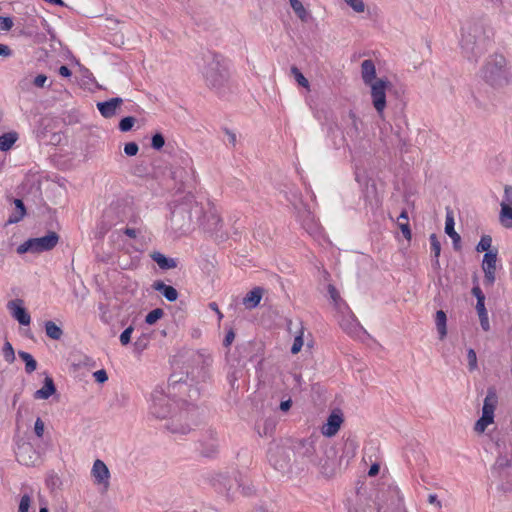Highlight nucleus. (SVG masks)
<instances>
[{
	"instance_id": "obj_12",
	"label": "nucleus",
	"mask_w": 512,
	"mask_h": 512,
	"mask_svg": "<svg viewBox=\"0 0 512 512\" xmlns=\"http://www.w3.org/2000/svg\"><path fill=\"white\" fill-rule=\"evenodd\" d=\"M91 475L94 478L95 484L103 486L105 490L109 488L110 471L102 460L96 459L94 461Z\"/></svg>"
},
{
	"instance_id": "obj_64",
	"label": "nucleus",
	"mask_w": 512,
	"mask_h": 512,
	"mask_svg": "<svg viewBox=\"0 0 512 512\" xmlns=\"http://www.w3.org/2000/svg\"><path fill=\"white\" fill-rule=\"evenodd\" d=\"M291 406H292V400L291 399L282 401L280 403V410L283 411V412H286V411H288L290 409Z\"/></svg>"
},
{
	"instance_id": "obj_33",
	"label": "nucleus",
	"mask_w": 512,
	"mask_h": 512,
	"mask_svg": "<svg viewBox=\"0 0 512 512\" xmlns=\"http://www.w3.org/2000/svg\"><path fill=\"white\" fill-rule=\"evenodd\" d=\"M341 327L352 336L358 335V333L363 329L355 318L352 320L342 321Z\"/></svg>"
},
{
	"instance_id": "obj_7",
	"label": "nucleus",
	"mask_w": 512,
	"mask_h": 512,
	"mask_svg": "<svg viewBox=\"0 0 512 512\" xmlns=\"http://www.w3.org/2000/svg\"><path fill=\"white\" fill-rule=\"evenodd\" d=\"M59 241V236L56 232L50 231L47 235L39 238H31L17 247L18 254L27 252L40 253L53 249Z\"/></svg>"
},
{
	"instance_id": "obj_45",
	"label": "nucleus",
	"mask_w": 512,
	"mask_h": 512,
	"mask_svg": "<svg viewBox=\"0 0 512 512\" xmlns=\"http://www.w3.org/2000/svg\"><path fill=\"white\" fill-rule=\"evenodd\" d=\"M495 250H498V248L492 246V237L490 235H482V251L487 253Z\"/></svg>"
},
{
	"instance_id": "obj_48",
	"label": "nucleus",
	"mask_w": 512,
	"mask_h": 512,
	"mask_svg": "<svg viewBox=\"0 0 512 512\" xmlns=\"http://www.w3.org/2000/svg\"><path fill=\"white\" fill-rule=\"evenodd\" d=\"M303 347V332L294 338L293 345L291 347V353L297 354Z\"/></svg>"
},
{
	"instance_id": "obj_20",
	"label": "nucleus",
	"mask_w": 512,
	"mask_h": 512,
	"mask_svg": "<svg viewBox=\"0 0 512 512\" xmlns=\"http://www.w3.org/2000/svg\"><path fill=\"white\" fill-rule=\"evenodd\" d=\"M152 287L154 290L160 292L170 302L176 301L178 298L177 290L170 285H166L163 281H155Z\"/></svg>"
},
{
	"instance_id": "obj_4",
	"label": "nucleus",
	"mask_w": 512,
	"mask_h": 512,
	"mask_svg": "<svg viewBox=\"0 0 512 512\" xmlns=\"http://www.w3.org/2000/svg\"><path fill=\"white\" fill-rule=\"evenodd\" d=\"M149 414L156 419H166L172 412L175 402L171 392L167 390V386L157 385L151 392L149 397Z\"/></svg>"
},
{
	"instance_id": "obj_30",
	"label": "nucleus",
	"mask_w": 512,
	"mask_h": 512,
	"mask_svg": "<svg viewBox=\"0 0 512 512\" xmlns=\"http://www.w3.org/2000/svg\"><path fill=\"white\" fill-rule=\"evenodd\" d=\"M18 139L16 132L4 133L0 136V150L8 151Z\"/></svg>"
},
{
	"instance_id": "obj_27",
	"label": "nucleus",
	"mask_w": 512,
	"mask_h": 512,
	"mask_svg": "<svg viewBox=\"0 0 512 512\" xmlns=\"http://www.w3.org/2000/svg\"><path fill=\"white\" fill-rule=\"evenodd\" d=\"M435 324L439 338L443 340L447 335V316L443 310H438L436 312Z\"/></svg>"
},
{
	"instance_id": "obj_46",
	"label": "nucleus",
	"mask_w": 512,
	"mask_h": 512,
	"mask_svg": "<svg viewBox=\"0 0 512 512\" xmlns=\"http://www.w3.org/2000/svg\"><path fill=\"white\" fill-rule=\"evenodd\" d=\"M490 329L487 309L485 308V295L482 293V330L488 331Z\"/></svg>"
},
{
	"instance_id": "obj_13",
	"label": "nucleus",
	"mask_w": 512,
	"mask_h": 512,
	"mask_svg": "<svg viewBox=\"0 0 512 512\" xmlns=\"http://www.w3.org/2000/svg\"><path fill=\"white\" fill-rule=\"evenodd\" d=\"M187 416H188V412H180L178 415L171 418V420L167 424L166 428L172 434H179V435L187 434L192 429L191 423H182V420H186Z\"/></svg>"
},
{
	"instance_id": "obj_57",
	"label": "nucleus",
	"mask_w": 512,
	"mask_h": 512,
	"mask_svg": "<svg viewBox=\"0 0 512 512\" xmlns=\"http://www.w3.org/2000/svg\"><path fill=\"white\" fill-rule=\"evenodd\" d=\"M234 339H235V333L232 329H230L225 335L223 345L225 347H229L232 344V342L234 341Z\"/></svg>"
},
{
	"instance_id": "obj_58",
	"label": "nucleus",
	"mask_w": 512,
	"mask_h": 512,
	"mask_svg": "<svg viewBox=\"0 0 512 512\" xmlns=\"http://www.w3.org/2000/svg\"><path fill=\"white\" fill-rule=\"evenodd\" d=\"M224 132H225V134H226V136L228 138L229 143L234 147L236 145V143H237L236 134L232 130H230L228 128H225Z\"/></svg>"
},
{
	"instance_id": "obj_35",
	"label": "nucleus",
	"mask_w": 512,
	"mask_h": 512,
	"mask_svg": "<svg viewBox=\"0 0 512 512\" xmlns=\"http://www.w3.org/2000/svg\"><path fill=\"white\" fill-rule=\"evenodd\" d=\"M289 3L296 13V15L302 20L305 21L307 18V11L304 8L302 2L300 0H289Z\"/></svg>"
},
{
	"instance_id": "obj_29",
	"label": "nucleus",
	"mask_w": 512,
	"mask_h": 512,
	"mask_svg": "<svg viewBox=\"0 0 512 512\" xmlns=\"http://www.w3.org/2000/svg\"><path fill=\"white\" fill-rule=\"evenodd\" d=\"M45 333L53 340H60L63 336V330L53 321L45 322Z\"/></svg>"
},
{
	"instance_id": "obj_22",
	"label": "nucleus",
	"mask_w": 512,
	"mask_h": 512,
	"mask_svg": "<svg viewBox=\"0 0 512 512\" xmlns=\"http://www.w3.org/2000/svg\"><path fill=\"white\" fill-rule=\"evenodd\" d=\"M498 221L503 228L512 230V205L500 204Z\"/></svg>"
},
{
	"instance_id": "obj_15",
	"label": "nucleus",
	"mask_w": 512,
	"mask_h": 512,
	"mask_svg": "<svg viewBox=\"0 0 512 512\" xmlns=\"http://www.w3.org/2000/svg\"><path fill=\"white\" fill-rule=\"evenodd\" d=\"M123 104V99L120 97L111 98L104 102L97 103V109L104 118H112L117 115L118 110Z\"/></svg>"
},
{
	"instance_id": "obj_23",
	"label": "nucleus",
	"mask_w": 512,
	"mask_h": 512,
	"mask_svg": "<svg viewBox=\"0 0 512 512\" xmlns=\"http://www.w3.org/2000/svg\"><path fill=\"white\" fill-rule=\"evenodd\" d=\"M454 218L452 212L448 211L445 220V233L453 240L454 248L458 249L460 243V235L455 231Z\"/></svg>"
},
{
	"instance_id": "obj_11",
	"label": "nucleus",
	"mask_w": 512,
	"mask_h": 512,
	"mask_svg": "<svg viewBox=\"0 0 512 512\" xmlns=\"http://www.w3.org/2000/svg\"><path fill=\"white\" fill-rule=\"evenodd\" d=\"M498 250L484 253L482 257V271L484 272V285L492 286L496 280Z\"/></svg>"
},
{
	"instance_id": "obj_16",
	"label": "nucleus",
	"mask_w": 512,
	"mask_h": 512,
	"mask_svg": "<svg viewBox=\"0 0 512 512\" xmlns=\"http://www.w3.org/2000/svg\"><path fill=\"white\" fill-rule=\"evenodd\" d=\"M8 309L10 310L12 316L21 324V325H29L31 321V317L26 311V309L22 306L21 300H12L8 302Z\"/></svg>"
},
{
	"instance_id": "obj_3",
	"label": "nucleus",
	"mask_w": 512,
	"mask_h": 512,
	"mask_svg": "<svg viewBox=\"0 0 512 512\" xmlns=\"http://www.w3.org/2000/svg\"><path fill=\"white\" fill-rule=\"evenodd\" d=\"M485 81L492 87H504L512 82V71L502 54H493L484 66Z\"/></svg>"
},
{
	"instance_id": "obj_42",
	"label": "nucleus",
	"mask_w": 512,
	"mask_h": 512,
	"mask_svg": "<svg viewBox=\"0 0 512 512\" xmlns=\"http://www.w3.org/2000/svg\"><path fill=\"white\" fill-rule=\"evenodd\" d=\"M356 13H363L365 11V3L363 0H344Z\"/></svg>"
},
{
	"instance_id": "obj_60",
	"label": "nucleus",
	"mask_w": 512,
	"mask_h": 512,
	"mask_svg": "<svg viewBox=\"0 0 512 512\" xmlns=\"http://www.w3.org/2000/svg\"><path fill=\"white\" fill-rule=\"evenodd\" d=\"M328 293H329L330 297L332 298V300L335 303H337V301L340 299V295H339V292L337 291V289L335 288V286L330 284L328 286Z\"/></svg>"
},
{
	"instance_id": "obj_59",
	"label": "nucleus",
	"mask_w": 512,
	"mask_h": 512,
	"mask_svg": "<svg viewBox=\"0 0 512 512\" xmlns=\"http://www.w3.org/2000/svg\"><path fill=\"white\" fill-rule=\"evenodd\" d=\"M47 81V77L44 74H39L34 78V85L37 87H44L45 83Z\"/></svg>"
},
{
	"instance_id": "obj_24",
	"label": "nucleus",
	"mask_w": 512,
	"mask_h": 512,
	"mask_svg": "<svg viewBox=\"0 0 512 512\" xmlns=\"http://www.w3.org/2000/svg\"><path fill=\"white\" fill-rule=\"evenodd\" d=\"M186 212L187 210L184 206H178L171 213L172 223L178 225L180 229L184 228L186 225H189L192 221L191 215H189L186 220L184 219L183 215Z\"/></svg>"
},
{
	"instance_id": "obj_1",
	"label": "nucleus",
	"mask_w": 512,
	"mask_h": 512,
	"mask_svg": "<svg viewBox=\"0 0 512 512\" xmlns=\"http://www.w3.org/2000/svg\"><path fill=\"white\" fill-rule=\"evenodd\" d=\"M300 455L306 458L309 463L319 468L324 475H330L333 472L335 451L323 444H316L312 440L301 442Z\"/></svg>"
},
{
	"instance_id": "obj_39",
	"label": "nucleus",
	"mask_w": 512,
	"mask_h": 512,
	"mask_svg": "<svg viewBox=\"0 0 512 512\" xmlns=\"http://www.w3.org/2000/svg\"><path fill=\"white\" fill-rule=\"evenodd\" d=\"M473 282H474V285H473V288H472V294L474 295V297L477 300L476 305H475V310H476L478 316L480 317V286L477 283V275H476V273L474 274Z\"/></svg>"
},
{
	"instance_id": "obj_44",
	"label": "nucleus",
	"mask_w": 512,
	"mask_h": 512,
	"mask_svg": "<svg viewBox=\"0 0 512 512\" xmlns=\"http://www.w3.org/2000/svg\"><path fill=\"white\" fill-rule=\"evenodd\" d=\"M431 250L434 253V257L438 258L441 252V244L435 234L430 235Z\"/></svg>"
},
{
	"instance_id": "obj_38",
	"label": "nucleus",
	"mask_w": 512,
	"mask_h": 512,
	"mask_svg": "<svg viewBox=\"0 0 512 512\" xmlns=\"http://www.w3.org/2000/svg\"><path fill=\"white\" fill-rule=\"evenodd\" d=\"M136 122V119L132 116L124 117L119 122V129L122 132H128L132 129Z\"/></svg>"
},
{
	"instance_id": "obj_14",
	"label": "nucleus",
	"mask_w": 512,
	"mask_h": 512,
	"mask_svg": "<svg viewBox=\"0 0 512 512\" xmlns=\"http://www.w3.org/2000/svg\"><path fill=\"white\" fill-rule=\"evenodd\" d=\"M16 458L20 464L32 466L37 461L38 455L31 444L24 443L18 447Z\"/></svg>"
},
{
	"instance_id": "obj_61",
	"label": "nucleus",
	"mask_w": 512,
	"mask_h": 512,
	"mask_svg": "<svg viewBox=\"0 0 512 512\" xmlns=\"http://www.w3.org/2000/svg\"><path fill=\"white\" fill-rule=\"evenodd\" d=\"M495 464L498 468H505L510 465V460L505 456H500L497 458Z\"/></svg>"
},
{
	"instance_id": "obj_19",
	"label": "nucleus",
	"mask_w": 512,
	"mask_h": 512,
	"mask_svg": "<svg viewBox=\"0 0 512 512\" xmlns=\"http://www.w3.org/2000/svg\"><path fill=\"white\" fill-rule=\"evenodd\" d=\"M342 421L343 419L340 415L332 413L328 417L327 423L322 427V434L327 437L336 435L340 429Z\"/></svg>"
},
{
	"instance_id": "obj_8",
	"label": "nucleus",
	"mask_w": 512,
	"mask_h": 512,
	"mask_svg": "<svg viewBox=\"0 0 512 512\" xmlns=\"http://www.w3.org/2000/svg\"><path fill=\"white\" fill-rule=\"evenodd\" d=\"M370 87V95L372 105L375 108L380 118L384 117V111L386 109V90L391 86L390 81L384 78H379L374 81L373 84L368 85Z\"/></svg>"
},
{
	"instance_id": "obj_10",
	"label": "nucleus",
	"mask_w": 512,
	"mask_h": 512,
	"mask_svg": "<svg viewBox=\"0 0 512 512\" xmlns=\"http://www.w3.org/2000/svg\"><path fill=\"white\" fill-rule=\"evenodd\" d=\"M499 398L494 386L487 389V394L482 405V433L494 422V412L498 406Z\"/></svg>"
},
{
	"instance_id": "obj_47",
	"label": "nucleus",
	"mask_w": 512,
	"mask_h": 512,
	"mask_svg": "<svg viewBox=\"0 0 512 512\" xmlns=\"http://www.w3.org/2000/svg\"><path fill=\"white\" fill-rule=\"evenodd\" d=\"M31 505V497L27 494L20 499L18 512H28Z\"/></svg>"
},
{
	"instance_id": "obj_5",
	"label": "nucleus",
	"mask_w": 512,
	"mask_h": 512,
	"mask_svg": "<svg viewBox=\"0 0 512 512\" xmlns=\"http://www.w3.org/2000/svg\"><path fill=\"white\" fill-rule=\"evenodd\" d=\"M479 27L477 23L466 22L461 27V40L460 46L462 54L470 62L477 63L479 55V47L477 38Z\"/></svg>"
},
{
	"instance_id": "obj_9",
	"label": "nucleus",
	"mask_w": 512,
	"mask_h": 512,
	"mask_svg": "<svg viewBox=\"0 0 512 512\" xmlns=\"http://www.w3.org/2000/svg\"><path fill=\"white\" fill-rule=\"evenodd\" d=\"M292 454L289 447L273 444L268 450V461L275 470L286 472L290 467Z\"/></svg>"
},
{
	"instance_id": "obj_52",
	"label": "nucleus",
	"mask_w": 512,
	"mask_h": 512,
	"mask_svg": "<svg viewBox=\"0 0 512 512\" xmlns=\"http://www.w3.org/2000/svg\"><path fill=\"white\" fill-rule=\"evenodd\" d=\"M13 27V20L11 17L0 16V32L9 31Z\"/></svg>"
},
{
	"instance_id": "obj_28",
	"label": "nucleus",
	"mask_w": 512,
	"mask_h": 512,
	"mask_svg": "<svg viewBox=\"0 0 512 512\" xmlns=\"http://www.w3.org/2000/svg\"><path fill=\"white\" fill-rule=\"evenodd\" d=\"M206 218L207 226L210 231L217 232L222 228L223 221L215 209L210 210Z\"/></svg>"
},
{
	"instance_id": "obj_21",
	"label": "nucleus",
	"mask_w": 512,
	"mask_h": 512,
	"mask_svg": "<svg viewBox=\"0 0 512 512\" xmlns=\"http://www.w3.org/2000/svg\"><path fill=\"white\" fill-rule=\"evenodd\" d=\"M55 392H56V387H55L54 381L51 377L47 376L44 379L43 387L41 389L35 391L33 396L35 399L46 400L50 396H52Z\"/></svg>"
},
{
	"instance_id": "obj_55",
	"label": "nucleus",
	"mask_w": 512,
	"mask_h": 512,
	"mask_svg": "<svg viewBox=\"0 0 512 512\" xmlns=\"http://www.w3.org/2000/svg\"><path fill=\"white\" fill-rule=\"evenodd\" d=\"M93 376L98 383H104L108 380V375L104 369L97 370L93 373Z\"/></svg>"
},
{
	"instance_id": "obj_32",
	"label": "nucleus",
	"mask_w": 512,
	"mask_h": 512,
	"mask_svg": "<svg viewBox=\"0 0 512 512\" xmlns=\"http://www.w3.org/2000/svg\"><path fill=\"white\" fill-rule=\"evenodd\" d=\"M18 355L25 362L26 373L31 374L37 369V362L30 353L19 351Z\"/></svg>"
},
{
	"instance_id": "obj_51",
	"label": "nucleus",
	"mask_w": 512,
	"mask_h": 512,
	"mask_svg": "<svg viewBox=\"0 0 512 512\" xmlns=\"http://www.w3.org/2000/svg\"><path fill=\"white\" fill-rule=\"evenodd\" d=\"M500 204L512 205V186L505 185L504 195Z\"/></svg>"
},
{
	"instance_id": "obj_26",
	"label": "nucleus",
	"mask_w": 512,
	"mask_h": 512,
	"mask_svg": "<svg viewBox=\"0 0 512 512\" xmlns=\"http://www.w3.org/2000/svg\"><path fill=\"white\" fill-rule=\"evenodd\" d=\"M15 204V210L14 212L9 216L6 225L15 224L21 221L24 216L26 215V208L21 199H14Z\"/></svg>"
},
{
	"instance_id": "obj_25",
	"label": "nucleus",
	"mask_w": 512,
	"mask_h": 512,
	"mask_svg": "<svg viewBox=\"0 0 512 512\" xmlns=\"http://www.w3.org/2000/svg\"><path fill=\"white\" fill-rule=\"evenodd\" d=\"M153 261L163 270L174 269L177 267V261L173 258H168L160 252H153L151 254Z\"/></svg>"
},
{
	"instance_id": "obj_49",
	"label": "nucleus",
	"mask_w": 512,
	"mask_h": 512,
	"mask_svg": "<svg viewBox=\"0 0 512 512\" xmlns=\"http://www.w3.org/2000/svg\"><path fill=\"white\" fill-rule=\"evenodd\" d=\"M139 151V146L136 142L126 143L124 146V153L127 156H135Z\"/></svg>"
},
{
	"instance_id": "obj_36",
	"label": "nucleus",
	"mask_w": 512,
	"mask_h": 512,
	"mask_svg": "<svg viewBox=\"0 0 512 512\" xmlns=\"http://www.w3.org/2000/svg\"><path fill=\"white\" fill-rule=\"evenodd\" d=\"M2 354L6 362L12 364L15 361V351L12 344L9 341H5Z\"/></svg>"
},
{
	"instance_id": "obj_18",
	"label": "nucleus",
	"mask_w": 512,
	"mask_h": 512,
	"mask_svg": "<svg viewBox=\"0 0 512 512\" xmlns=\"http://www.w3.org/2000/svg\"><path fill=\"white\" fill-rule=\"evenodd\" d=\"M264 289L261 287H255L249 291L243 298L242 303L246 309H254L260 303L263 297Z\"/></svg>"
},
{
	"instance_id": "obj_40",
	"label": "nucleus",
	"mask_w": 512,
	"mask_h": 512,
	"mask_svg": "<svg viewBox=\"0 0 512 512\" xmlns=\"http://www.w3.org/2000/svg\"><path fill=\"white\" fill-rule=\"evenodd\" d=\"M291 72L294 75L295 80L297 81V83L300 86L305 87V88H307L309 86L308 80L305 78V76L300 72V70L297 67L293 66L291 68Z\"/></svg>"
},
{
	"instance_id": "obj_62",
	"label": "nucleus",
	"mask_w": 512,
	"mask_h": 512,
	"mask_svg": "<svg viewBox=\"0 0 512 512\" xmlns=\"http://www.w3.org/2000/svg\"><path fill=\"white\" fill-rule=\"evenodd\" d=\"M11 55H12L11 49L5 44H0V56L10 57Z\"/></svg>"
},
{
	"instance_id": "obj_56",
	"label": "nucleus",
	"mask_w": 512,
	"mask_h": 512,
	"mask_svg": "<svg viewBox=\"0 0 512 512\" xmlns=\"http://www.w3.org/2000/svg\"><path fill=\"white\" fill-rule=\"evenodd\" d=\"M123 233L128 236L129 238H136L140 233H141V230L139 228H130V227H127L124 229Z\"/></svg>"
},
{
	"instance_id": "obj_2",
	"label": "nucleus",
	"mask_w": 512,
	"mask_h": 512,
	"mask_svg": "<svg viewBox=\"0 0 512 512\" xmlns=\"http://www.w3.org/2000/svg\"><path fill=\"white\" fill-rule=\"evenodd\" d=\"M202 75L206 85L218 93L224 90L229 81V72L224 59L214 53L205 55Z\"/></svg>"
},
{
	"instance_id": "obj_43",
	"label": "nucleus",
	"mask_w": 512,
	"mask_h": 512,
	"mask_svg": "<svg viewBox=\"0 0 512 512\" xmlns=\"http://www.w3.org/2000/svg\"><path fill=\"white\" fill-rule=\"evenodd\" d=\"M468 367L470 371L477 369V354L474 349L470 348L467 351Z\"/></svg>"
},
{
	"instance_id": "obj_6",
	"label": "nucleus",
	"mask_w": 512,
	"mask_h": 512,
	"mask_svg": "<svg viewBox=\"0 0 512 512\" xmlns=\"http://www.w3.org/2000/svg\"><path fill=\"white\" fill-rule=\"evenodd\" d=\"M167 390L173 395L174 401L192 402L198 399L200 389L182 378H176L172 375L169 383L166 385Z\"/></svg>"
},
{
	"instance_id": "obj_53",
	"label": "nucleus",
	"mask_w": 512,
	"mask_h": 512,
	"mask_svg": "<svg viewBox=\"0 0 512 512\" xmlns=\"http://www.w3.org/2000/svg\"><path fill=\"white\" fill-rule=\"evenodd\" d=\"M349 117L352 121V127L350 128L348 134L357 136L359 134V127H358L359 119L356 117V115L354 113H350Z\"/></svg>"
},
{
	"instance_id": "obj_50",
	"label": "nucleus",
	"mask_w": 512,
	"mask_h": 512,
	"mask_svg": "<svg viewBox=\"0 0 512 512\" xmlns=\"http://www.w3.org/2000/svg\"><path fill=\"white\" fill-rule=\"evenodd\" d=\"M134 328L132 326L127 327L120 335V342L122 345H128L131 341V334Z\"/></svg>"
},
{
	"instance_id": "obj_34",
	"label": "nucleus",
	"mask_w": 512,
	"mask_h": 512,
	"mask_svg": "<svg viewBox=\"0 0 512 512\" xmlns=\"http://www.w3.org/2000/svg\"><path fill=\"white\" fill-rule=\"evenodd\" d=\"M276 428V422L274 419H266L263 423L262 429L258 428V434L261 437H270L273 435Z\"/></svg>"
},
{
	"instance_id": "obj_54",
	"label": "nucleus",
	"mask_w": 512,
	"mask_h": 512,
	"mask_svg": "<svg viewBox=\"0 0 512 512\" xmlns=\"http://www.w3.org/2000/svg\"><path fill=\"white\" fill-rule=\"evenodd\" d=\"M45 425L41 418H37L34 424V431L37 437L41 438L44 434Z\"/></svg>"
},
{
	"instance_id": "obj_31",
	"label": "nucleus",
	"mask_w": 512,
	"mask_h": 512,
	"mask_svg": "<svg viewBox=\"0 0 512 512\" xmlns=\"http://www.w3.org/2000/svg\"><path fill=\"white\" fill-rule=\"evenodd\" d=\"M398 227L400 228L403 236L407 239H411V230L408 223V213L406 210H403L398 217Z\"/></svg>"
},
{
	"instance_id": "obj_63",
	"label": "nucleus",
	"mask_w": 512,
	"mask_h": 512,
	"mask_svg": "<svg viewBox=\"0 0 512 512\" xmlns=\"http://www.w3.org/2000/svg\"><path fill=\"white\" fill-rule=\"evenodd\" d=\"M379 470H380L379 464H377V463L372 464L371 467L369 468L368 475L370 477L376 476L379 473Z\"/></svg>"
},
{
	"instance_id": "obj_41",
	"label": "nucleus",
	"mask_w": 512,
	"mask_h": 512,
	"mask_svg": "<svg viewBox=\"0 0 512 512\" xmlns=\"http://www.w3.org/2000/svg\"><path fill=\"white\" fill-rule=\"evenodd\" d=\"M165 145V138L161 133H156L152 136L151 147L155 150H160Z\"/></svg>"
},
{
	"instance_id": "obj_17",
	"label": "nucleus",
	"mask_w": 512,
	"mask_h": 512,
	"mask_svg": "<svg viewBox=\"0 0 512 512\" xmlns=\"http://www.w3.org/2000/svg\"><path fill=\"white\" fill-rule=\"evenodd\" d=\"M361 78L365 85H371L376 81V67L371 59H366L361 63Z\"/></svg>"
},
{
	"instance_id": "obj_37",
	"label": "nucleus",
	"mask_w": 512,
	"mask_h": 512,
	"mask_svg": "<svg viewBox=\"0 0 512 512\" xmlns=\"http://www.w3.org/2000/svg\"><path fill=\"white\" fill-rule=\"evenodd\" d=\"M164 312L160 308H156L150 311L145 318V322L149 325L156 323L160 318H162Z\"/></svg>"
}]
</instances>
